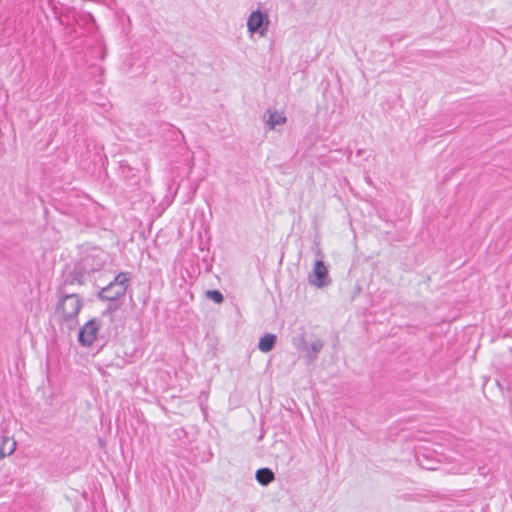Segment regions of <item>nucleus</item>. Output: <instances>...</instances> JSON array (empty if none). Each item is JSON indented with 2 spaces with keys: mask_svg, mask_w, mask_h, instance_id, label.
I'll return each instance as SVG.
<instances>
[{
  "mask_svg": "<svg viewBox=\"0 0 512 512\" xmlns=\"http://www.w3.org/2000/svg\"><path fill=\"white\" fill-rule=\"evenodd\" d=\"M83 301L76 293H68L65 290L61 292L55 314L63 321H71L77 317Z\"/></svg>",
  "mask_w": 512,
  "mask_h": 512,
  "instance_id": "1",
  "label": "nucleus"
},
{
  "mask_svg": "<svg viewBox=\"0 0 512 512\" xmlns=\"http://www.w3.org/2000/svg\"><path fill=\"white\" fill-rule=\"evenodd\" d=\"M246 26L250 36L258 34L265 37L270 26V17L267 12L258 8L249 14Z\"/></svg>",
  "mask_w": 512,
  "mask_h": 512,
  "instance_id": "2",
  "label": "nucleus"
},
{
  "mask_svg": "<svg viewBox=\"0 0 512 512\" xmlns=\"http://www.w3.org/2000/svg\"><path fill=\"white\" fill-rule=\"evenodd\" d=\"M128 281L127 273H119L109 285L102 288L99 297L109 301L118 299L125 294Z\"/></svg>",
  "mask_w": 512,
  "mask_h": 512,
  "instance_id": "3",
  "label": "nucleus"
},
{
  "mask_svg": "<svg viewBox=\"0 0 512 512\" xmlns=\"http://www.w3.org/2000/svg\"><path fill=\"white\" fill-rule=\"evenodd\" d=\"M319 258L315 261L312 272L308 276L309 284L322 288L330 284L331 280L328 276V268L322 260L321 251L317 250Z\"/></svg>",
  "mask_w": 512,
  "mask_h": 512,
  "instance_id": "4",
  "label": "nucleus"
},
{
  "mask_svg": "<svg viewBox=\"0 0 512 512\" xmlns=\"http://www.w3.org/2000/svg\"><path fill=\"white\" fill-rule=\"evenodd\" d=\"M100 323L97 319L88 321L79 331V342L84 346H90L97 338Z\"/></svg>",
  "mask_w": 512,
  "mask_h": 512,
  "instance_id": "5",
  "label": "nucleus"
},
{
  "mask_svg": "<svg viewBox=\"0 0 512 512\" xmlns=\"http://www.w3.org/2000/svg\"><path fill=\"white\" fill-rule=\"evenodd\" d=\"M264 120L270 129H275L278 125L285 124L287 118L284 116L283 113L268 110L264 115Z\"/></svg>",
  "mask_w": 512,
  "mask_h": 512,
  "instance_id": "6",
  "label": "nucleus"
},
{
  "mask_svg": "<svg viewBox=\"0 0 512 512\" xmlns=\"http://www.w3.org/2000/svg\"><path fill=\"white\" fill-rule=\"evenodd\" d=\"M16 449V441L8 436L0 437V460L10 456Z\"/></svg>",
  "mask_w": 512,
  "mask_h": 512,
  "instance_id": "7",
  "label": "nucleus"
},
{
  "mask_svg": "<svg viewBox=\"0 0 512 512\" xmlns=\"http://www.w3.org/2000/svg\"><path fill=\"white\" fill-rule=\"evenodd\" d=\"M276 341L277 336L275 334L267 333L260 338L258 349L263 353H268L275 347Z\"/></svg>",
  "mask_w": 512,
  "mask_h": 512,
  "instance_id": "8",
  "label": "nucleus"
},
{
  "mask_svg": "<svg viewBox=\"0 0 512 512\" xmlns=\"http://www.w3.org/2000/svg\"><path fill=\"white\" fill-rule=\"evenodd\" d=\"M255 478L263 486H267L274 481L275 475L268 468H261L256 471Z\"/></svg>",
  "mask_w": 512,
  "mask_h": 512,
  "instance_id": "9",
  "label": "nucleus"
},
{
  "mask_svg": "<svg viewBox=\"0 0 512 512\" xmlns=\"http://www.w3.org/2000/svg\"><path fill=\"white\" fill-rule=\"evenodd\" d=\"M323 348V343L319 340L312 342L309 346L306 347V354L305 357L308 359L309 362H313L317 356L318 353Z\"/></svg>",
  "mask_w": 512,
  "mask_h": 512,
  "instance_id": "10",
  "label": "nucleus"
},
{
  "mask_svg": "<svg viewBox=\"0 0 512 512\" xmlns=\"http://www.w3.org/2000/svg\"><path fill=\"white\" fill-rule=\"evenodd\" d=\"M206 295L217 304L222 303L224 300L223 295L218 290H208Z\"/></svg>",
  "mask_w": 512,
  "mask_h": 512,
  "instance_id": "11",
  "label": "nucleus"
},
{
  "mask_svg": "<svg viewBox=\"0 0 512 512\" xmlns=\"http://www.w3.org/2000/svg\"><path fill=\"white\" fill-rule=\"evenodd\" d=\"M101 265H97L96 267H93L92 269H99Z\"/></svg>",
  "mask_w": 512,
  "mask_h": 512,
  "instance_id": "12",
  "label": "nucleus"
}]
</instances>
